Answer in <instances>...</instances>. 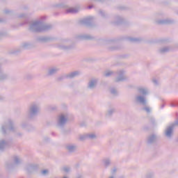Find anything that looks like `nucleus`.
I'll return each mask as SVG.
<instances>
[{
  "mask_svg": "<svg viewBox=\"0 0 178 178\" xmlns=\"http://www.w3.org/2000/svg\"><path fill=\"white\" fill-rule=\"evenodd\" d=\"M102 163L104 169H108L109 166L112 165V160L110 157H106L102 160Z\"/></svg>",
  "mask_w": 178,
  "mask_h": 178,
  "instance_id": "412c9836",
  "label": "nucleus"
},
{
  "mask_svg": "<svg viewBox=\"0 0 178 178\" xmlns=\"http://www.w3.org/2000/svg\"><path fill=\"white\" fill-rule=\"evenodd\" d=\"M175 127H178V118L172 124L168 126L164 131V136L169 140L173 137V130H175Z\"/></svg>",
  "mask_w": 178,
  "mask_h": 178,
  "instance_id": "423d86ee",
  "label": "nucleus"
},
{
  "mask_svg": "<svg viewBox=\"0 0 178 178\" xmlns=\"http://www.w3.org/2000/svg\"><path fill=\"white\" fill-rule=\"evenodd\" d=\"M143 111H145V113L149 114L151 113V108L148 106H145L142 108Z\"/></svg>",
  "mask_w": 178,
  "mask_h": 178,
  "instance_id": "c03bdc74",
  "label": "nucleus"
},
{
  "mask_svg": "<svg viewBox=\"0 0 178 178\" xmlns=\"http://www.w3.org/2000/svg\"><path fill=\"white\" fill-rule=\"evenodd\" d=\"M87 138H87V134L79 136V141H86V140H87Z\"/></svg>",
  "mask_w": 178,
  "mask_h": 178,
  "instance_id": "58836bf2",
  "label": "nucleus"
},
{
  "mask_svg": "<svg viewBox=\"0 0 178 178\" xmlns=\"http://www.w3.org/2000/svg\"><path fill=\"white\" fill-rule=\"evenodd\" d=\"M65 148L66 151L69 152V154H74V152L77 151V145L72 143H67L65 146Z\"/></svg>",
  "mask_w": 178,
  "mask_h": 178,
  "instance_id": "9b49d317",
  "label": "nucleus"
},
{
  "mask_svg": "<svg viewBox=\"0 0 178 178\" xmlns=\"http://www.w3.org/2000/svg\"><path fill=\"white\" fill-rule=\"evenodd\" d=\"M97 86H98V79H91L88 83L87 88L88 90H94L97 88Z\"/></svg>",
  "mask_w": 178,
  "mask_h": 178,
  "instance_id": "4468645a",
  "label": "nucleus"
},
{
  "mask_svg": "<svg viewBox=\"0 0 178 178\" xmlns=\"http://www.w3.org/2000/svg\"><path fill=\"white\" fill-rule=\"evenodd\" d=\"M78 38L82 41H94L95 40V37L90 34L79 35H78Z\"/></svg>",
  "mask_w": 178,
  "mask_h": 178,
  "instance_id": "2eb2a0df",
  "label": "nucleus"
},
{
  "mask_svg": "<svg viewBox=\"0 0 178 178\" xmlns=\"http://www.w3.org/2000/svg\"><path fill=\"white\" fill-rule=\"evenodd\" d=\"M7 127L10 131H13V133H16L17 128L15 127V123L12 120H8V124Z\"/></svg>",
  "mask_w": 178,
  "mask_h": 178,
  "instance_id": "5701e85b",
  "label": "nucleus"
},
{
  "mask_svg": "<svg viewBox=\"0 0 178 178\" xmlns=\"http://www.w3.org/2000/svg\"><path fill=\"white\" fill-rule=\"evenodd\" d=\"M117 74L118 76L115 79V83H120V81H126V80L129 79V78L124 75V70H123L117 71Z\"/></svg>",
  "mask_w": 178,
  "mask_h": 178,
  "instance_id": "6e6552de",
  "label": "nucleus"
},
{
  "mask_svg": "<svg viewBox=\"0 0 178 178\" xmlns=\"http://www.w3.org/2000/svg\"><path fill=\"white\" fill-rule=\"evenodd\" d=\"M136 101L139 105H142L143 106H147V98L145 96L138 95L136 97Z\"/></svg>",
  "mask_w": 178,
  "mask_h": 178,
  "instance_id": "dca6fc26",
  "label": "nucleus"
},
{
  "mask_svg": "<svg viewBox=\"0 0 178 178\" xmlns=\"http://www.w3.org/2000/svg\"><path fill=\"white\" fill-rule=\"evenodd\" d=\"M108 51H119V49H122L123 48V46L122 45H117V46H111L108 45L107 47Z\"/></svg>",
  "mask_w": 178,
  "mask_h": 178,
  "instance_id": "c85d7f7f",
  "label": "nucleus"
},
{
  "mask_svg": "<svg viewBox=\"0 0 178 178\" xmlns=\"http://www.w3.org/2000/svg\"><path fill=\"white\" fill-rule=\"evenodd\" d=\"M123 40H127V41H129V42H131L132 44H140V42L143 41V38H141L122 37L115 40H110L108 41V44H112L114 42H118L119 41H123Z\"/></svg>",
  "mask_w": 178,
  "mask_h": 178,
  "instance_id": "20e7f679",
  "label": "nucleus"
},
{
  "mask_svg": "<svg viewBox=\"0 0 178 178\" xmlns=\"http://www.w3.org/2000/svg\"><path fill=\"white\" fill-rule=\"evenodd\" d=\"M13 168H15V164L9 162L6 163V169H8V170H10V169H13Z\"/></svg>",
  "mask_w": 178,
  "mask_h": 178,
  "instance_id": "72a5a7b5",
  "label": "nucleus"
},
{
  "mask_svg": "<svg viewBox=\"0 0 178 178\" xmlns=\"http://www.w3.org/2000/svg\"><path fill=\"white\" fill-rule=\"evenodd\" d=\"M31 47V43L29 42H22L20 47L13 51V54H20L23 49H29Z\"/></svg>",
  "mask_w": 178,
  "mask_h": 178,
  "instance_id": "9d476101",
  "label": "nucleus"
},
{
  "mask_svg": "<svg viewBox=\"0 0 178 178\" xmlns=\"http://www.w3.org/2000/svg\"><path fill=\"white\" fill-rule=\"evenodd\" d=\"M8 35V33L6 31H0V40L1 37H6Z\"/></svg>",
  "mask_w": 178,
  "mask_h": 178,
  "instance_id": "09e8293b",
  "label": "nucleus"
},
{
  "mask_svg": "<svg viewBox=\"0 0 178 178\" xmlns=\"http://www.w3.org/2000/svg\"><path fill=\"white\" fill-rule=\"evenodd\" d=\"M81 74V72L79 70L74 71L72 72H70L69 74L65 75V79H74V77H78V76H80Z\"/></svg>",
  "mask_w": 178,
  "mask_h": 178,
  "instance_id": "aec40b11",
  "label": "nucleus"
},
{
  "mask_svg": "<svg viewBox=\"0 0 178 178\" xmlns=\"http://www.w3.org/2000/svg\"><path fill=\"white\" fill-rule=\"evenodd\" d=\"M158 143V136L156 134H150L147 137L146 144L148 146L155 145Z\"/></svg>",
  "mask_w": 178,
  "mask_h": 178,
  "instance_id": "1a4fd4ad",
  "label": "nucleus"
},
{
  "mask_svg": "<svg viewBox=\"0 0 178 178\" xmlns=\"http://www.w3.org/2000/svg\"><path fill=\"white\" fill-rule=\"evenodd\" d=\"M99 13L104 19H106L108 17V14H106L104 11H102V10H99Z\"/></svg>",
  "mask_w": 178,
  "mask_h": 178,
  "instance_id": "c9c22d12",
  "label": "nucleus"
},
{
  "mask_svg": "<svg viewBox=\"0 0 178 178\" xmlns=\"http://www.w3.org/2000/svg\"><path fill=\"white\" fill-rule=\"evenodd\" d=\"M79 23L82 26H86V27H90V29H92V27H97V24L94 23V18H92V17L84 18L80 20Z\"/></svg>",
  "mask_w": 178,
  "mask_h": 178,
  "instance_id": "0eeeda50",
  "label": "nucleus"
},
{
  "mask_svg": "<svg viewBox=\"0 0 178 178\" xmlns=\"http://www.w3.org/2000/svg\"><path fill=\"white\" fill-rule=\"evenodd\" d=\"M1 133H2V134H3V136H6L7 132H6V125H3L1 127Z\"/></svg>",
  "mask_w": 178,
  "mask_h": 178,
  "instance_id": "a19ab883",
  "label": "nucleus"
},
{
  "mask_svg": "<svg viewBox=\"0 0 178 178\" xmlns=\"http://www.w3.org/2000/svg\"><path fill=\"white\" fill-rule=\"evenodd\" d=\"M13 162H14V165H20V163H22V159L20 158H19V156H15L13 157Z\"/></svg>",
  "mask_w": 178,
  "mask_h": 178,
  "instance_id": "7c9ffc66",
  "label": "nucleus"
},
{
  "mask_svg": "<svg viewBox=\"0 0 178 178\" xmlns=\"http://www.w3.org/2000/svg\"><path fill=\"white\" fill-rule=\"evenodd\" d=\"M65 78H66V75L59 76L56 79V81H57V83H60V81H63Z\"/></svg>",
  "mask_w": 178,
  "mask_h": 178,
  "instance_id": "e433bc0d",
  "label": "nucleus"
},
{
  "mask_svg": "<svg viewBox=\"0 0 178 178\" xmlns=\"http://www.w3.org/2000/svg\"><path fill=\"white\" fill-rule=\"evenodd\" d=\"M80 10V6H76L75 8H68L66 9L67 13H79Z\"/></svg>",
  "mask_w": 178,
  "mask_h": 178,
  "instance_id": "a878e982",
  "label": "nucleus"
},
{
  "mask_svg": "<svg viewBox=\"0 0 178 178\" xmlns=\"http://www.w3.org/2000/svg\"><path fill=\"white\" fill-rule=\"evenodd\" d=\"M154 172H147L145 175L146 178H154Z\"/></svg>",
  "mask_w": 178,
  "mask_h": 178,
  "instance_id": "de8ad7c7",
  "label": "nucleus"
},
{
  "mask_svg": "<svg viewBox=\"0 0 178 178\" xmlns=\"http://www.w3.org/2000/svg\"><path fill=\"white\" fill-rule=\"evenodd\" d=\"M18 17L19 19H26V18L29 17V15L27 14L22 13L18 15Z\"/></svg>",
  "mask_w": 178,
  "mask_h": 178,
  "instance_id": "a18cd8bd",
  "label": "nucleus"
},
{
  "mask_svg": "<svg viewBox=\"0 0 178 178\" xmlns=\"http://www.w3.org/2000/svg\"><path fill=\"white\" fill-rule=\"evenodd\" d=\"M44 141L45 143H49V138H48V137H44Z\"/></svg>",
  "mask_w": 178,
  "mask_h": 178,
  "instance_id": "864d4df0",
  "label": "nucleus"
},
{
  "mask_svg": "<svg viewBox=\"0 0 178 178\" xmlns=\"http://www.w3.org/2000/svg\"><path fill=\"white\" fill-rule=\"evenodd\" d=\"M113 74V71H111L107 70L103 72L104 77H111V76Z\"/></svg>",
  "mask_w": 178,
  "mask_h": 178,
  "instance_id": "2f4dec72",
  "label": "nucleus"
},
{
  "mask_svg": "<svg viewBox=\"0 0 178 178\" xmlns=\"http://www.w3.org/2000/svg\"><path fill=\"white\" fill-rule=\"evenodd\" d=\"M138 91L139 94L142 95V97H145L146 95H148V94H149L148 90L143 88H138Z\"/></svg>",
  "mask_w": 178,
  "mask_h": 178,
  "instance_id": "cd10ccee",
  "label": "nucleus"
},
{
  "mask_svg": "<svg viewBox=\"0 0 178 178\" xmlns=\"http://www.w3.org/2000/svg\"><path fill=\"white\" fill-rule=\"evenodd\" d=\"M54 40V38L49 36H39L36 38L37 42H49Z\"/></svg>",
  "mask_w": 178,
  "mask_h": 178,
  "instance_id": "f3484780",
  "label": "nucleus"
},
{
  "mask_svg": "<svg viewBox=\"0 0 178 178\" xmlns=\"http://www.w3.org/2000/svg\"><path fill=\"white\" fill-rule=\"evenodd\" d=\"M63 172H65V173H69L70 172V168L69 167H64L63 168Z\"/></svg>",
  "mask_w": 178,
  "mask_h": 178,
  "instance_id": "3c124183",
  "label": "nucleus"
},
{
  "mask_svg": "<svg viewBox=\"0 0 178 178\" xmlns=\"http://www.w3.org/2000/svg\"><path fill=\"white\" fill-rule=\"evenodd\" d=\"M21 126L22 128L24 130H26V131H33V130L35 129V128L33 127V125H30L26 122H23Z\"/></svg>",
  "mask_w": 178,
  "mask_h": 178,
  "instance_id": "b1692460",
  "label": "nucleus"
},
{
  "mask_svg": "<svg viewBox=\"0 0 178 178\" xmlns=\"http://www.w3.org/2000/svg\"><path fill=\"white\" fill-rule=\"evenodd\" d=\"M57 47L63 51H72L76 49V43L71 40L65 39L62 41V44H58Z\"/></svg>",
  "mask_w": 178,
  "mask_h": 178,
  "instance_id": "7ed1b4c3",
  "label": "nucleus"
},
{
  "mask_svg": "<svg viewBox=\"0 0 178 178\" xmlns=\"http://www.w3.org/2000/svg\"><path fill=\"white\" fill-rule=\"evenodd\" d=\"M110 92L112 94V95H114V97L118 96V90L115 88H111L110 89Z\"/></svg>",
  "mask_w": 178,
  "mask_h": 178,
  "instance_id": "4c0bfd02",
  "label": "nucleus"
},
{
  "mask_svg": "<svg viewBox=\"0 0 178 178\" xmlns=\"http://www.w3.org/2000/svg\"><path fill=\"white\" fill-rule=\"evenodd\" d=\"M116 113V108H110L107 110L106 112V118H112L114 113Z\"/></svg>",
  "mask_w": 178,
  "mask_h": 178,
  "instance_id": "bb28decb",
  "label": "nucleus"
},
{
  "mask_svg": "<svg viewBox=\"0 0 178 178\" xmlns=\"http://www.w3.org/2000/svg\"><path fill=\"white\" fill-rule=\"evenodd\" d=\"M6 98L4 96L0 95V101H5Z\"/></svg>",
  "mask_w": 178,
  "mask_h": 178,
  "instance_id": "6e6d98bb",
  "label": "nucleus"
},
{
  "mask_svg": "<svg viewBox=\"0 0 178 178\" xmlns=\"http://www.w3.org/2000/svg\"><path fill=\"white\" fill-rule=\"evenodd\" d=\"M67 122H69V118L67 114H61L58 115L56 123L57 129H65L66 124H67Z\"/></svg>",
  "mask_w": 178,
  "mask_h": 178,
  "instance_id": "39448f33",
  "label": "nucleus"
},
{
  "mask_svg": "<svg viewBox=\"0 0 178 178\" xmlns=\"http://www.w3.org/2000/svg\"><path fill=\"white\" fill-rule=\"evenodd\" d=\"M87 138H89V140H95L97 139V135L95 134H86Z\"/></svg>",
  "mask_w": 178,
  "mask_h": 178,
  "instance_id": "473e14b6",
  "label": "nucleus"
},
{
  "mask_svg": "<svg viewBox=\"0 0 178 178\" xmlns=\"http://www.w3.org/2000/svg\"><path fill=\"white\" fill-rule=\"evenodd\" d=\"M119 178H124V177H123V176H121V177H120Z\"/></svg>",
  "mask_w": 178,
  "mask_h": 178,
  "instance_id": "e2e57ef3",
  "label": "nucleus"
},
{
  "mask_svg": "<svg viewBox=\"0 0 178 178\" xmlns=\"http://www.w3.org/2000/svg\"><path fill=\"white\" fill-rule=\"evenodd\" d=\"M26 170L29 175H31V173H34V172H37L38 170V165L28 164L26 165Z\"/></svg>",
  "mask_w": 178,
  "mask_h": 178,
  "instance_id": "f8f14e48",
  "label": "nucleus"
},
{
  "mask_svg": "<svg viewBox=\"0 0 178 178\" xmlns=\"http://www.w3.org/2000/svg\"><path fill=\"white\" fill-rule=\"evenodd\" d=\"M6 80H9V74L5 73L2 70L0 71V83H5Z\"/></svg>",
  "mask_w": 178,
  "mask_h": 178,
  "instance_id": "4be33fe9",
  "label": "nucleus"
},
{
  "mask_svg": "<svg viewBox=\"0 0 178 178\" xmlns=\"http://www.w3.org/2000/svg\"><path fill=\"white\" fill-rule=\"evenodd\" d=\"M3 22V20L0 19V23H2Z\"/></svg>",
  "mask_w": 178,
  "mask_h": 178,
  "instance_id": "680f3d73",
  "label": "nucleus"
},
{
  "mask_svg": "<svg viewBox=\"0 0 178 178\" xmlns=\"http://www.w3.org/2000/svg\"><path fill=\"white\" fill-rule=\"evenodd\" d=\"M24 79H25V80L30 81V80H33V76L32 74H28L24 76Z\"/></svg>",
  "mask_w": 178,
  "mask_h": 178,
  "instance_id": "37998d69",
  "label": "nucleus"
},
{
  "mask_svg": "<svg viewBox=\"0 0 178 178\" xmlns=\"http://www.w3.org/2000/svg\"><path fill=\"white\" fill-rule=\"evenodd\" d=\"M48 109L49 111H56L58 109V107L56 106H49Z\"/></svg>",
  "mask_w": 178,
  "mask_h": 178,
  "instance_id": "49530a36",
  "label": "nucleus"
},
{
  "mask_svg": "<svg viewBox=\"0 0 178 178\" xmlns=\"http://www.w3.org/2000/svg\"><path fill=\"white\" fill-rule=\"evenodd\" d=\"M81 127H83V126H86V124L84 122H82L80 124Z\"/></svg>",
  "mask_w": 178,
  "mask_h": 178,
  "instance_id": "13d9d810",
  "label": "nucleus"
},
{
  "mask_svg": "<svg viewBox=\"0 0 178 178\" xmlns=\"http://www.w3.org/2000/svg\"><path fill=\"white\" fill-rule=\"evenodd\" d=\"M40 104L37 103L31 104L27 110V118L29 120H35V118L40 115Z\"/></svg>",
  "mask_w": 178,
  "mask_h": 178,
  "instance_id": "f03ea898",
  "label": "nucleus"
},
{
  "mask_svg": "<svg viewBox=\"0 0 178 178\" xmlns=\"http://www.w3.org/2000/svg\"><path fill=\"white\" fill-rule=\"evenodd\" d=\"M171 106H175V104H171Z\"/></svg>",
  "mask_w": 178,
  "mask_h": 178,
  "instance_id": "0e129e2a",
  "label": "nucleus"
},
{
  "mask_svg": "<svg viewBox=\"0 0 178 178\" xmlns=\"http://www.w3.org/2000/svg\"><path fill=\"white\" fill-rule=\"evenodd\" d=\"M40 173L42 176H48L49 175V170H42Z\"/></svg>",
  "mask_w": 178,
  "mask_h": 178,
  "instance_id": "79ce46f5",
  "label": "nucleus"
},
{
  "mask_svg": "<svg viewBox=\"0 0 178 178\" xmlns=\"http://www.w3.org/2000/svg\"><path fill=\"white\" fill-rule=\"evenodd\" d=\"M88 9H92V6H88Z\"/></svg>",
  "mask_w": 178,
  "mask_h": 178,
  "instance_id": "bf43d9fd",
  "label": "nucleus"
},
{
  "mask_svg": "<svg viewBox=\"0 0 178 178\" xmlns=\"http://www.w3.org/2000/svg\"><path fill=\"white\" fill-rule=\"evenodd\" d=\"M170 51V47H162L159 49V54H167V52H169Z\"/></svg>",
  "mask_w": 178,
  "mask_h": 178,
  "instance_id": "c756f323",
  "label": "nucleus"
},
{
  "mask_svg": "<svg viewBox=\"0 0 178 178\" xmlns=\"http://www.w3.org/2000/svg\"><path fill=\"white\" fill-rule=\"evenodd\" d=\"M116 172H118V169L116 168H114L113 170H112V174L113 175H115V173H116Z\"/></svg>",
  "mask_w": 178,
  "mask_h": 178,
  "instance_id": "603ef678",
  "label": "nucleus"
},
{
  "mask_svg": "<svg viewBox=\"0 0 178 178\" xmlns=\"http://www.w3.org/2000/svg\"><path fill=\"white\" fill-rule=\"evenodd\" d=\"M13 12L9 9H6L3 10V13H5V15H10V13H13Z\"/></svg>",
  "mask_w": 178,
  "mask_h": 178,
  "instance_id": "8fccbe9b",
  "label": "nucleus"
},
{
  "mask_svg": "<svg viewBox=\"0 0 178 178\" xmlns=\"http://www.w3.org/2000/svg\"><path fill=\"white\" fill-rule=\"evenodd\" d=\"M149 120L150 123H152V126H156V121L155 120V118H154V117L149 116Z\"/></svg>",
  "mask_w": 178,
  "mask_h": 178,
  "instance_id": "ea45409f",
  "label": "nucleus"
},
{
  "mask_svg": "<svg viewBox=\"0 0 178 178\" xmlns=\"http://www.w3.org/2000/svg\"><path fill=\"white\" fill-rule=\"evenodd\" d=\"M117 9H118V10H130V8L126 6H120L117 7Z\"/></svg>",
  "mask_w": 178,
  "mask_h": 178,
  "instance_id": "f704fd0d",
  "label": "nucleus"
},
{
  "mask_svg": "<svg viewBox=\"0 0 178 178\" xmlns=\"http://www.w3.org/2000/svg\"><path fill=\"white\" fill-rule=\"evenodd\" d=\"M53 26L42 22V21H35L29 24V30L31 33H42L52 30Z\"/></svg>",
  "mask_w": 178,
  "mask_h": 178,
  "instance_id": "f257e3e1",
  "label": "nucleus"
},
{
  "mask_svg": "<svg viewBox=\"0 0 178 178\" xmlns=\"http://www.w3.org/2000/svg\"><path fill=\"white\" fill-rule=\"evenodd\" d=\"M6 147H9V141L5 140L3 139L0 140V151L3 152L5 151V148Z\"/></svg>",
  "mask_w": 178,
  "mask_h": 178,
  "instance_id": "393cba45",
  "label": "nucleus"
},
{
  "mask_svg": "<svg viewBox=\"0 0 178 178\" xmlns=\"http://www.w3.org/2000/svg\"><path fill=\"white\" fill-rule=\"evenodd\" d=\"M2 70V69L1 68V67H0V72Z\"/></svg>",
  "mask_w": 178,
  "mask_h": 178,
  "instance_id": "69168bd1",
  "label": "nucleus"
},
{
  "mask_svg": "<svg viewBox=\"0 0 178 178\" xmlns=\"http://www.w3.org/2000/svg\"><path fill=\"white\" fill-rule=\"evenodd\" d=\"M16 136H17V137H22V136H23V134H22V132H17L16 134Z\"/></svg>",
  "mask_w": 178,
  "mask_h": 178,
  "instance_id": "4d7b16f0",
  "label": "nucleus"
},
{
  "mask_svg": "<svg viewBox=\"0 0 178 178\" xmlns=\"http://www.w3.org/2000/svg\"><path fill=\"white\" fill-rule=\"evenodd\" d=\"M163 106H164L163 105V106H162V108H163Z\"/></svg>",
  "mask_w": 178,
  "mask_h": 178,
  "instance_id": "338daca9",
  "label": "nucleus"
},
{
  "mask_svg": "<svg viewBox=\"0 0 178 178\" xmlns=\"http://www.w3.org/2000/svg\"><path fill=\"white\" fill-rule=\"evenodd\" d=\"M122 58H127V55L122 56Z\"/></svg>",
  "mask_w": 178,
  "mask_h": 178,
  "instance_id": "052dcab7",
  "label": "nucleus"
},
{
  "mask_svg": "<svg viewBox=\"0 0 178 178\" xmlns=\"http://www.w3.org/2000/svg\"><path fill=\"white\" fill-rule=\"evenodd\" d=\"M152 81H153L154 84H155V86H158L159 83H158V81L156 79H154L152 80Z\"/></svg>",
  "mask_w": 178,
  "mask_h": 178,
  "instance_id": "5fc2aeb1",
  "label": "nucleus"
},
{
  "mask_svg": "<svg viewBox=\"0 0 178 178\" xmlns=\"http://www.w3.org/2000/svg\"><path fill=\"white\" fill-rule=\"evenodd\" d=\"M58 72H59V68H58L56 67H50L47 70V76H48L49 77L55 76V74H56V73H58Z\"/></svg>",
  "mask_w": 178,
  "mask_h": 178,
  "instance_id": "6ab92c4d",
  "label": "nucleus"
},
{
  "mask_svg": "<svg viewBox=\"0 0 178 178\" xmlns=\"http://www.w3.org/2000/svg\"><path fill=\"white\" fill-rule=\"evenodd\" d=\"M123 23H124V18L120 15H116L113 21L111 22V24H113V26H120V24H123Z\"/></svg>",
  "mask_w": 178,
  "mask_h": 178,
  "instance_id": "ddd939ff",
  "label": "nucleus"
},
{
  "mask_svg": "<svg viewBox=\"0 0 178 178\" xmlns=\"http://www.w3.org/2000/svg\"><path fill=\"white\" fill-rule=\"evenodd\" d=\"M156 23V24H175V20L170 19H157Z\"/></svg>",
  "mask_w": 178,
  "mask_h": 178,
  "instance_id": "a211bd4d",
  "label": "nucleus"
}]
</instances>
